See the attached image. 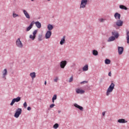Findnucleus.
Returning <instances> with one entry per match:
<instances>
[{
	"mask_svg": "<svg viewBox=\"0 0 129 129\" xmlns=\"http://www.w3.org/2000/svg\"><path fill=\"white\" fill-rule=\"evenodd\" d=\"M112 36H114V37H115V38H116V39H117V38H118L119 35L118 34V33L116 31H113L112 32Z\"/></svg>",
	"mask_w": 129,
	"mask_h": 129,
	"instance_id": "12",
	"label": "nucleus"
},
{
	"mask_svg": "<svg viewBox=\"0 0 129 129\" xmlns=\"http://www.w3.org/2000/svg\"><path fill=\"white\" fill-rule=\"evenodd\" d=\"M31 109H32V108H31V107H27V110H31Z\"/></svg>",
	"mask_w": 129,
	"mask_h": 129,
	"instance_id": "40",
	"label": "nucleus"
},
{
	"mask_svg": "<svg viewBox=\"0 0 129 129\" xmlns=\"http://www.w3.org/2000/svg\"><path fill=\"white\" fill-rule=\"evenodd\" d=\"M93 55H94V56H97V55H98V51L96 50H93Z\"/></svg>",
	"mask_w": 129,
	"mask_h": 129,
	"instance_id": "27",
	"label": "nucleus"
},
{
	"mask_svg": "<svg viewBox=\"0 0 129 129\" xmlns=\"http://www.w3.org/2000/svg\"><path fill=\"white\" fill-rule=\"evenodd\" d=\"M34 24H35L38 29H41V27H42V25L41 24V23H40L39 22H34Z\"/></svg>",
	"mask_w": 129,
	"mask_h": 129,
	"instance_id": "15",
	"label": "nucleus"
},
{
	"mask_svg": "<svg viewBox=\"0 0 129 129\" xmlns=\"http://www.w3.org/2000/svg\"><path fill=\"white\" fill-rule=\"evenodd\" d=\"M53 25L51 24H48V25L47 26V29L49 31H52V30H53Z\"/></svg>",
	"mask_w": 129,
	"mask_h": 129,
	"instance_id": "22",
	"label": "nucleus"
},
{
	"mask_svg": "<svg viewBox=\"0 0 129 129\" xmlns=\"http://www.w3.org/2000/svg\"><path fill=\"white\" fill-rule=\"evenodd\" d=\"M52 35V32L51 31H47L45 34V39H49Z\"/></svg>",
	"mask_w": 129,
	"mask_h": 129,
	"instance_id": "8",
	"label": "nucleus"
},
{
	"mask_svg": "<svg viewBox=\"0 0 129 129\" xmlns=\"http://www.w3.org/2000/svg\"><path fill=\"white\" fill-rule=\"evenodd\" d=\"M8 74V71L7 70V69H4V70L3 71V78H5L6 77V76Z\"/></svg>",
	"mask_w": 129,
	"mask_h": 129,
	"instance_id": "20",
	"label": "nucleus"
},
{
	"mask_svg": "<svg viewBox=\"0 0 129 129\" xmlns=\"http://www.w3.org/2000/svg\"><path fill=\"white\" fill-rule=\"evenodd\" d=\"M51 1V0H48V1Z\"/></svg>",
	"mask_w": 129,
	"mask_h": 129,
	"instance_id": "44",
	"label": "nucleus"
},
{
	"mask_svg": "<svg viewBox=\"0 0 129 129\" xmlns=\"http://www.w3.org/2000/svg\"><path fill=\"white\" fill-rule=\"evenodd\" d=\"M34 24H35V22L34 21H32L31 24H30L29 26L26 29L27 32H29L32 28H33V26L34 25Z\"/></svg>",
	"mask_w": 129,
	"mask_h": 129,
	"instance_id": "9",
	"label": "nucleus"
},
{
	"mask_svg": "<svg viewBox=\"0 0 129 129\" xmlns=\"http://www.w3.org/2000/svg\"><path fill=\"white\" fill-rule=\"evenodd\" d=\"M56 99H57V95H54L52 97V99L53 103H54V102L55 100H56Z\"/></svg>",
	"mask_w": 129,
	"mask_h": 129,
	"instance_id": "28",
	"label": "nucleus"
},
{
	"mask_svg": "<svg viewBox=\"0 0 129 129\" xmlns=\"http://www.w3.org/2000/svg\"><path fill=\"white\" fill-rule=\"evenodd\" d=\"M58 127H59V124L58 123H55L54 125H53V128L56 129V128H58Z\"/></svg>",
	"mask_w": 129,
	"mask_h": 129,
	"instance_id": "30",
	"label": "nucleus"
},
{
	"mask_svg": "<svg viewBox=\"0 0 129 129\" xmlns=\"http://www.w3.org/2000/svg\"><path fill=\"white\" fill-rule=\"evenodd\" d=\"M23 13L27 19H30V15H29V13L27 12L26 10H23Z\"/></svg>",
	"mask_w": 129,
	"mask_h": 129,
	"instance_id": "17",
	"label": "nucleus"
},
{
	"mask_svg": "<svg viewBox=\"0 0 129 129\" xmlns=\"http://www.w3.org/2000/svg\"><path fill=\"white\" fill-rule=\"evenodd\" d=\"M115 40V37L114 36H111L108 39V42H112Z\"/></svg>",
	"mask_w": 129,
	"mask_h": 129,
	"instance_id": "21",
	"label": "nucleus"
},
{
	"mask_svg": "<svg viewBox=\"0 0 129 129\" xmlns=\"http://www.w3.org/2000/svg\"><path fill=\"white\" fill-rule=\"evenodd\" d=\"M102 115H103V116H104L105 115V112H102Z\"/></svg>",
	"mask_w": 129,
	"mask_h": 129,
	"instance_id": "41",
	"label": "nucleus"
},
{
	"mask_svg": "<svg viewBox=\"0 0 129 129\" xmlns=\"http://www.w3.org/2000/svg\"><path fill=\"white\" fill-rule=\"evenodd\" d=\"M67 65V61L66 60H62L60 63V68L64 69L65 68V66Z\"/></svg>",
	"mask_w": 129,
	"mask_h": 129,
	"instance_id": "7",
	"label": "nucleus"
},
{
	"mask_svg": "<svg viewBox=\"0 0 129 129\" xmlns=\"http://www.w3.org/2000/svg\"><path fill=\"white\" fill-rule=\"evenodd\" d=\"M22 113V108H18L16 110V112L14 115L15 117H16V118H18L19 116H20V115Z\"/></svg>",
	"mask_w": 129,
	"mask_h": 129,
	"instance_id": "4",
	"label": "nucleus"
},
{
	"mask_svg": "<svg viewBox=\"0 0 129 129\" xmlns=\"http://www.w3.org/2000/svg\"><path fill=\"white\" fill-rule=\"evenodd\" d=\"M55 105V104H52L50 105V108H53V107H54V106Z\"/></svg>",
	"mask_w": 129,
	"mask_h": 129,
	"instance_id": "35",
	"label": "nucleus"
},
{
	"mask_svg": "<svg viewBox=\"0 0 129 129\" xmlns=\"http://www.w3.org/2000/svg\"><path fill=\"white\" fill-rule=\"evenodd\" d=\"M74 106L75 107H77V108H79L80 110H83V107H81V106H79L78 104L76 103L74 104Z\"/></svg>",
	"mask_w": 129,
	"mask_h": 129,
	"instance_id": "19",
	"label": "nucleus"
},
{
	"mask_svg": "<svg viewBox=\"0 0 129 129\" xmlns=\"http://www.w3.org/2000/svg\"><path fill=\"white\" fill-rule=\"evenodd\" d=\"M114 86H115V85L113 83H112L111 85L109 86L106 93L107 96L110 95V94L111 93V92H112V91H113V89H114Z\"/></svg>",
	"mask_w": 129,
	"mask_h": 129,
	"instance_id": "1",
	"label": "nucleus"
},
{
	"mask_svg": "<svg viewBox=\"0 0 129 129\" xmlns=\"http://www.w3.org/2000/svg\"><path fill=\"white\" fill-rule=\"evenodd\" d=\"M119 8L121 9V10H125V11H126V10H127V8H126V7H125L123 5H120Z\"/></svg>",
	"mask_w": 129,
	"mask_h": 129,
	"instance_id": "25",
	"label": "nucleus"
},
{
	"mask_svg": "<svg viewBox=\"0 0 129 129\" xmlns=\"http://www.w3.org/2000/svg\"><path fill=\"white\" fill-rule=\"evenodd\" d=\"M87 5V0H82L80 5V9H85Z\"/></svg>",
	"mask_w": 129,
	"mask_h": 129,
	"instance_id": "2",
	"label": "nucleus"
},
{
	"mask_svg": "<svg viewBox=\"0 0 129 129\" xmlns=\"http://www.w3.org/2000/svg\"><path fill=\"white\" fill-rule=\"evenodd\" d=\"M37 33H38V30H34L33 32V35H30L29 36L30 39H31L33 41V40H35L36 38V35H37Z\"/></svg>",
	"mask_w": 129,
	"mask_h": 129,
	"instance_id": "5",
	"label": "nucleus"
},
{
	"mask_svg": "<svg viewBox=\"0 0 129 129\" xmlns=\"http://www.w3.org/2000/svg\"><path fill=\"white\" fill-rule=\"evenodd\" d=\"M99 21H100V22L101 23H103V22H104V19H100L99 20Z\"/></svg>",
	"mask_w": 129,
	"mask_h": 129,
	"instance_id": "36",
	"label": "nucleus"
},
{
	"mask_svg": "<svg viewBox=\"0 0 129 129\" xmlns=\"http://www.w3.org/2000/svg\"><path fill=\"white\" fill-rule=\"evenodd\" d=\"M31 2H34V0H31Z\"/></svg>",
	"mask_w": 129,
	"mask_h": 129,
	"instance_id": "43",
	"label": "nucleus"
},
{
	"mask_svg": "<svg viewBox=\"0 0 129 129\" xmlns=\"http://www.w3.org/2000/svg\"><path fill=\"white\" fill-rule=\"evenodd\" d=\"M117 121L119 123H125V122H127V121H125L124 119H119Z\"/></svg>",
	"mask_w": 129,
	"mask_h": 129,
	"instance_id": "16",
	"label": "nucleus"
},
{
	"mask_svg": "<svg viewBox=\"0 0 129 129\" xmlns=\"http://www.w3.org/2000/svg\"><path fill=\"white\" fill-rule=\"evenodd\" d=\"M126 39L127 40V43L129 44V31H126Z\"/></svg>",
	"mask_w": 129,
	"mask_h": 129,
	"instance_id": "23",
	"label": "nucleus"
},
{
	"mask_svg": "<svg viewBox=\"0 0 129 129\" xmlns=\"http://www.w3.org/2000/svg\"><path fill=\"white\" fill-rule=\"evenodd\" d=\"M81 83L82 84H85V83H87V82L86 81H84L81 82Z\"/></svg>",
	"mask_w": 129,
	"mask_h": 129,
	"instance_id": "39",
	"label": "nucleus"
},
{
	"mask_svg": "<svg viewBox=\"0 0 129 129\" xmlns=\"http://www.w3.org/2000/svg\"><path fill=\"white\" fill-rule=\"evenodd\" d=\"M118 52L119 55H121L123 53V47H118Z\"/></svg>",
	"mask_w": 129,
	"mask_h": 129,
	"instance_id": "11",
	"label": "nucleus"
},
{
	"mask_svg": "<svg viewBox=\"0 0 129 129\" xmlns=\"http://www.w3.org/2000/svg\"><path fill=\"white\" fill-rule=\"evenodd\" d=\"M30 77H31V78L33 80V79L34 78H36V73H35V72L31 73L30 74Z\"/></svg>",
	"mask_w": 129,
	"mask_h": 129,
	"instance_id": "18",
	"label": "nucleus"
},
{
	"mask_svg": "<svg viewBox=\"0 0 129 129\" xmlns=\"http://www.w3.org/2000/svg\"><path fill=\"white\" fill-rule=\"evenodd\" d=\"M123 24V22L121 21L120 20H118L116 22V26L118 27H121Z\"/></svg>",
	"mask_w": 129,
	"mask_h": 129,
	"instance_id": "10",
	"label": "nucleus"
},
{
	"mask_svg": "<svg viewBox=\"0 0 129 129\" xmlns=\"http://www.w3.org/2000/svg\"><path fill=\"white\" fill-rule=\"evenodd\" d=\"M88 70V65L86 64L83 68V71H87Z\"/></svg>",
	"mask_w": 129,
	"mask_h": 129,
	"instance_id": "26",
	"label": "nucleus"
},
{
	"mask_svg": "<svg viewBox=\"0 0 129 129\" xmlns=\"http://www.w3.org/2000/svg\"><path fill=\"white\" fill-rule=\"evenodd\" d=\"M105 64H110V60L108 59H106L105 60Z\"/></svg>",
	"mask_w": 129,
	"mask_h": 129,
	"instance_id": "29",
	"label": "nucleus"
},
{
	"mask_svg": "<svg viewBox=\"0 0 129 129\" xmlns=\"http://www.w3.org/2000/svg\"><path fill=\"white\" fill-rule=\"evenodd\" d=\"M73 81V77H72L70 78L69 82H72Z\"/></svg>",
	"mask_w": 129,
	"mask_h": 129,
	"instance_id": "34",
	"label": "nucleus"
},
{
	"mask_svg": "<svg viewBox=\"0 0 129 129\" xmlns=\"http://www.w3.org/2000/svg\"><path fill=\"white\" fill-rule=\"evenodd\" d=\"M76 92L78 94H83V93H84V92H85V91H84V90H81L80 89H76Z\"/></svg>",
	"mask_w": 129,
	"mask_h": 129,
	"instance_id": "13",
	"label": "nucleus"
},
{
	"mask_svg": "<svg viewBox=\"0 0 129 129\" xmlns=\"http://www.w3.org/2000/svg\"><path fill=\"white\" fill-rule=\"evenodd\" d=\"M13 18H17V17H20V16L15 13H13Z\"/></svg>",
	"mask_w": 129,
	"mask_h": 129,
	"instance_id": "31",
	"label": "nucleus"
},
{
	"mask_svg": "<svg viewBox=\"0 0 129 129\" xmlns=\"http://www.w3.org/2000/svg\"><path fill=\"white\" fill-rule=\"evenodd\" d=\"M14 1H16V0H14Z\"/></svg>",
	"mask_w": 129,
	"mask_h": 129,
	"instance_id": "45",
	"label": "nucleus"
},
{
	"mask_svg": "<svg viewBox=\"0 0 129 129\" xmlns=\"http://www.w3.org/2000/svg\"><path fill=\"white\" fill-rule=\"evenodd\" d=\"M21 101V97H18L16 98H14L12 100L10 104V105H14L15 102H19V101Z\"/></svg>",
	"mask_w": 129,
	"mask_h": 129,
	"instance_id": "6",
	"label": "nucleus"
},
{
	"mask_svg": "<svg viewBox=\"0 0 129 129\" xmlns=\"http://www.w3.org/2000/svg\"><path fill=\"white\" fill-rule=\"evenodd\" d=\"M42 35H39L38 36V40H39V41H42Z\"/></svg>",
	"mask_w": 129,
	"mask_h": 129,
	"instance_id": "33",
	"label": "nucleus"
},
{
	"mask_svg": "<svg viewBox=\"0 0 129 129\" xmlns=\"http://www.w3.org/2000/svg\"><path fill=\"white\" fill-rule=\"evenodd\" d=\"M114 17L116 19V20H120V14H119L117 13H116L114 14Z\"/></svg>",
	"mask_w": 129,
	"mask_h": 129,
	"instance_id": "14",
	"label": "nucleus"
},
{
	"mask_svg": "<svg viewBox=\"0 0 129 129\" xmlns=\"http://www.w3.org/2000/svg\"><path fill=\"white\" fill-rule=\"evenodd\" d=\"M60 44L61 45H63V44H65V36H63L62 38L61 39Z\"/></svg>",
	"mask_w": 129,
	"mask_h": 129,
	"instance_id": "24",
	"label": "nucleus"
},
{
	"mask_svg": "<svg viewBox=\"0 0 129 129\" xmlns=\"http://www.w3.org/2000/svg\"><path fill=\"white\" fill-rule=\"evenodd\" d=\"M108 76H110V77H111V72H109Z\"/></svg>",
	"mask_w": 129,
	"mask_h": 129,
	"instance_id": "38",
	"label": "nucleus"
},
{
	"mask_svg": "<svg viewBox=\"0 0 129 129\" xmlns=\"http://www.w3.org/2000/svg\"><path fill=\"white\" fill-rule=\"evenodd\" d=\"M44 84H45V85H46V84H47V81H45L44 82Z\"/></svg>",
	"mask_w": 129,
	"mask_h": 129,
	"instance_id": "42",
	"label": "nucleus"
},
{
	"mask_svg": "<svg viewBox=\"0 0 129 129\" xmlns=\"http://www.w3.org/2000/svg\"><path fill=\"white\" fill-rule=\"evenodd\" d=\"M16 45L17 47H18V48H22L23 47V43H22V41H21L20 38L17 39Z\"/></svg>",
	"mask_w": 129,
	"mask_h": 129,
	"instance_id": "3",
	"label": "nucleus"
},
{
	"mask_svg": "<svg viewBox=\"0 0 129 129\" xmlns=\"http://www.w3.org/2000/svg\"><path fill=\"white\" fill-rule=\"evenodd\" d=\"M54 82H57V81H58V78H56L54 79Z\"/></svg>",
	"mask_w": 129,
	"mask_h": 129,
	"instance_id": "37",
	"label": "nucleus"
},
{
	"mask_svg": "<svg viewBox=\"0 0 129 129\" xmlns=\"http://www.w3.org/2000/svg\"><path fill=\"white\" fill-rule=\"evenodd\" d=\"M23 106H24V108H27V102H24V103L23 104Z\"/></svg>",
	"mask_w": 129,
	"mask_h": 129,
	"instance_id": "32",
	"label": "nucleus"
}]
</instances>
